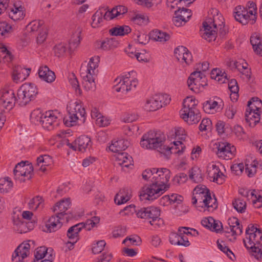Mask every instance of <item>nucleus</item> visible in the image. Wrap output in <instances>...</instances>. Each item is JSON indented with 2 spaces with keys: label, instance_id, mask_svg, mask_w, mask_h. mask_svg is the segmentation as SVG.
I'll return each mask as SVG.
<instances>
[{
  "label": "nucleus",
  "instance_id": "obj_44",
  "mask_svg": "<svg viewBox=\"0 0 262 262\" xmlns=\"http://www.w3.org/2000/svg\"><path fill=\"white\" fill-rule=\"evenodd\" d=\"M232 206L239 213H243L246 209V203L244 199L241 198L235 199L232 202Z\"/></svg>",
  "mask_w": 262,
  "mask_h": 262
},
{
  "label": "nucleus",
  "instance_id": "obj_43",
  "mask_svg": "<svg viewBox=\"0 0 262 262\" xmlns=\"http://www.w3.org/2000/svg\"><path fill=\"white\" fill-rule=\"evenodd\" d=\"M92 22L91 26L94 28L100 27L102 25L103 20V17L101 11L98 10L92 16Z\"/></svg>",
  "mask_w": 262,
  "mask_h": 262
},
{
  "label": "nucleus",
  "instance_id": "obj_63",
  "mask_svg": "<svg viewBox=\"0 0 262 262\" xmlns=\"http://www.w3.org/2000/svg\"><path fill=\"white\" fill-rule=\"evenodd\" d=\"M211 121L209 119H203L199 126V129L203 132L211 129Z\"/></svg>",
  "mask_w": 262,
  "mask_h": 262
},
{
  "label": "nucleus",
  "instance_id": "obj_30",
  "mask_svg": "<svg viewBox=\"0 0 262 262\" xmlns=\"http://www.w3.org/2000/svg\"><path fill=\"white\" fill-rule=\"evenodd\" d=\"M29 69L22 68L20 66H15L12 73L13 80L16 82L22 81L29 75Z\"/></svg>",
  "mask_w": 262,
  "mask_h": 262
},
{
  "label": "nucleus",
  "instance_id": "obj_55",
  "mask_svg": "<svg viewBox=\"0 0 262 262\" xmlns=\"http://www.w3.org/2000/svg\"><path fill=\"white\" fill-rule=\"evenodd\" d=\"M216 129L220 135L228 133L230 128L226 125V123L222 121H218L215 125Z\"/></svg>",
  "mask_w": 262,
  "mask_h": 262
},
{
  "label": "nucleus",
  "instance_id": "obj_16",
  "mask_svg": "<svg viewBox=\"0 0 262 262\" xmlns=\"http://www.w3.org/2000/svg\"><path fill=\"white\" fill-rule=\"evenodd\" d=\"M215 145L217 148L215 152L219 158L229 160L234 156L236 150L234 146H231L227 142H217Z\"/></svg>",
  "mask_w": 262,
  "mask_h": 262
},
{
  "label": "nucleus",
  "instance_id": "obj_52",
  "mask_svg": "<svg viewBox=\"0 0 262 262\" xmlns=\"http://www.w3.org/2000/svg\"><path fill=\"white\" fill-rule=\"evenodd\" d=\"M217 245L218 248L223 252L226 253L230 259L233 260V257L235 258L233 253L227 246H226L224 242H222V243H219V241H217Z\"/></svg>",
  "mask_w": 262,
  "mask_h": 262
},
{
  "label": "nucleus",
  "instance_id": "obj_49",
  "mask_svg": "<svg viewBox=\"0 0 262 262\" xmlns=\"http://www.w3.org/2000/svg\"><path fill=\"white\" fill-rule=\"evenodd\" d=\"M21 218L19 217L18 215H14L13 216V225L16 226L14 228L19 233L24 232L23 228L26 226L25 224L21 221Z\"/></svg>",
  "mask_w": 262,
  "mask_h": 262
},
{
  "label": "nucleus",
  "instance_id": "obj_20",
  "mask_svg": "<svg viewBox=\"0 0 262 262\" xmlns=\"http://www.w3.org/2000/svg\"><path fill=\"white\" fill-rule=\"evenodd\" d=\"M70 148L74 150H78L81 151H85L86 148H90L92 146L91 139L86 136H81L76 139L74 143H68Z\"/></svg>",
  "mask_w": 262,
  "mask_h": 262
},
{
  "label": "nucleus",
  "instance_id": "obj_42",
  "mask_svg": "<svg viewBox=\"0 0 262 262\" xmlns=\"http://www.w3.org/2000/svg\"><path fill=\"white\" fill-rule=\"evenodd\" d=\"M12 187L13 183L9 177L0 179V191L1 192H8Z\"/></svg>",
  "mask_w": 262,
  "mask_h": 262
},
{
  "label": "nucleus",
  "instance_id": "obj_36",
  "mask_svg": "<svg viewBox=\"0 0 262 262\" xmlns=\"http://www.w3.org/2000/svg\"><path fill=\"white\" fill-rule=\"evenodd\" d=\"M97 47L104 51H108L116 48L118 42L113 38H106L102 41L97 42Z\"/></svg>",
  "mask_w": 262,
  "mask_h": 262
},
{
  "label": "nucleus",
  "instance_id": "obj_31",
  "mask_svg": "<svg viewBox=\"0 0 262 262\" xmlns=\"http://www.w3.org/2000/svg\"><path fill=\"white\" fill-rule=\"evenodd\" d=\"M9 16L14 21L23 19L25 16V8L21 6H17L14 4L13 8L10 9L8 12Z\"/></svg>",
  "mask_w": 262,
  "mask_h": 262
},
{
  "label": "nucleus",
  "instance_id": "obj_8",
  "mask_svg": "<svg viewBox=\"0 0 262 262\" xmlns=\"http://www.w3.org/2000/svg\"><path fill=\"white\" fill-rule=\"evenodd\" d=\"M37 94V88L35 84L25 83L17 91V103L20 106H25L33 100Z\"/></svg>",
  "mask_w": 262,
  "mask_h": 262
},
{
  "label": "nucleus",
  "instance_id": "obj_50",
  "mask_svg": "<svg viewBox=\"0 0 262 262\" xmlns=\"http://www.w3.org/2000/svg\"><path fill=\"white\" fill-rule=\"evenodd\" d=\"M13 31L12 27L6 21L0 23V35L6 36Z\"/></svg>",
  "mask_w": 262,
  "mask_h": 262
},
{
  "label": "nucleus",
  "instance_id": "obj_18",
  "mask_svg": "<svg viewBox=\"0 0 262 262\" xmlns=\"http://www.w3.org/2000/svg\"><path fill=\"white\" fill-rule=\"evenodd\" d=\"M224 106L223 101L220 98L215 97L209 99L205 101L203 106L205 112L208 114H214L221 111Z\"/></svg>",
  "mask_w": 262,
  "mask_h": 262
},
{
  "label": "nucleus",
  "instance_id": "obj_48",
  "mask_svg": "<svg viewBox=\"0 0 262 262\" xmlns=\"http://www.w3.org/2000/svg\"><path fill=\"white\" fill-rule=\"evenodd\" d=\"M53 50L55 56L60 57L64 55L67 48L65 43H60L54 46Z\"/></svg>",
  "mask_w": 262,
  "mask_h": 262
},
{
  "label": "nucleus",
  "instance_id": "obj_23",
  "mask_svg": "<svg viewBox=\"0 0 262 262\" xmlns=\"http://www.w3.org/2000/svg\"><path fill=\"white\" fill-rule=\"evenodd\" d=\"M208 175L209 178L212 179L213 182L217 184H222L225 180V176L221 171L219 166L212 164L208 166Z\"/></svg>",
  "mask_w": 262,
  "mask_h": 262
},
{
  "label": "nucleus",
  "instance_id": "obj_28",
  "mask_svg": "<svg viewBox=\"0 0 262 262\" xmlns=\"http://www.w3.org/2000/svg\"><path fill=\"white\" fill-rule=\"evenodd\" d=\"M38 73L40 78L47 82L51 83L55 80L54 72L50 70L47 66L40 67Z\"/></svg>",
  "mask_w": 262,
  "mask_h": 262
},
{
  "label": "nucleus",
  "instance_id": "obj_64",
  "mask_svg": "<svg viewBox=\"0 0 262 262\" xmlns=\"http://www.w3.org/2000/svg\"><path fill=\"white\" fill-rule=\"evenodd\" d=\"M187 49L183 46H179L174 50V55L179 61H181L182 57Z\"/></svg>",
  "mask_w": 262,
  "mask_h": 262
},
{
  "label": "nucleus",
  "instance_id": "obj_6",
  "mask_svg": "<svg viewBox=\"0 0 262 262\" xmlns=\"http://www.w3.org/2000/svg\"><path fill=\"white\" fill-rule=\"evenodd\" d=\"M198 100L190 97L184 99L183 107L180 111L181 117L189 124H196L200 120L201 116L196 108Z\"/></svg>",
  "mask_w": 262,
  "mask_h": 262
},
{
  "label": "nucleus",
  "instance_id": "obj_45",
  "mask_svg": "<svg viewBox=\"0 0 262 262\" xmlns=\"http://www.w3.org/2000/svg\"><path fill=\"white\" fill-rule=\"evenodd\" d=\"M42 198L39 196H36L32 199L29 203V207L30 209L36 210L38 209H42L43 207Z\"/></svg>",
  "mask_w": 262,
  "mask_h": 262
},
{
  "label": "nucleus",
  "instance_id": "obj_59",
  "mask_svg": "<svg viewBox=\"0 0 262 262\" xmlns=\"http://www.w3.org/2000/svg\"><path fill=\"white\" fill-rule=\"evenodd\" d=\"M244 169V166L242 163L234 164L231 166V171L236 176L241 174Z\"/></svg>",
  "mask_w": 262,
  "mask_h": 262
},
{
  "label": "nucleus",
  "instance_id": "obj_12",
  "mask_svg": "<svg viewBox=\"0 0 262 262\" xmlns=\"http://www.w3.org/2000/svg\"><path fill=\"white\" fill-rule=\"evenodd\" d=\"M234 17L235 20L243 25H246L250 23L252 25L255 23L256 19L255 14L247 9L238 6L235 7L234 11Z\"/></svg>",
  "mask_w": 262,
  "mask_h": 262
},
{
  "label": "nucleus",
  "instance_id": "obj_39",
  "mask_svg": "<svg viewBox=\"0 0 262 262\" xmlns=\"http://www.w3.org/2000/svg\"><path fill=\"white\" fill-rule=\"evenodd\" d=\"M151 35L153 39L163 43L167 41L170 38V34L159 30L153 31Z\"/></svg>",
  "mask_w": 262,
  "mask_h": 262
},
{
  "label": "nucleus",
  "instance_id": "obj_32",
  "mask_svg": "<svg viewBox=\"0 0 262 262\" xmlns=\"http://www.w3.org/2000/svg\"><path fill=\"white\" fill-rule=\"evenodd\" d=\"M250 42L254 52L262 56V38L260 35L257 33H253L250 37Z\"/></svg>",
  "mask_w": 262,
  "mask_h": 262
},
{
  "label": "nucleus",
  "instance_id": "obj_14",
  "mask_svg": "<svg viewBox=\"0 0 262 262\" xmlns=\"http://www.w3.org/2000/svg\"><path fill=\"white\" fill-rule=\"evenodd\" d=\"M0 106L2 109L11 110L17 102V98L12 90H2L0 91Z\"/></svg>",
  "mask_w": 262,
  "mask_h": 262
},
{
  "label": "nucleus",
  "instance_id": "obj_61",
  "mask_svg": "<svg viewBox=\"0 0 262 262\" xmlns=\"http://www.w3.org/2000/svg\"><path fill=\"white\" fill-rule=\"evenodd\" d=\"M253 162L254 164H246L245 171L249 177H253L256 172V165L255 161Z\"/></svg>",
  "mask_w": 262,
  "mask_h": 262
},
{
  "label": "nucleus",
  "instance_id": "obj_21",
  "mask_svg": "<svg viewBox=\"0 0 262 262\" xmlns=\"http://www.w3.org/2000/svg\"><path fill=\"white\" fill-rule=\"evenodd\" d=\"M138 217L144 219H151L158 218L160 215V210L159 208L150 206L143 207L138 210L137 212Z\"/></svg>",
  "mask_w": 262,
  "mask_h": 262
},
{
  "label": "nucleus",
  "instance_id": "obj_41",
  "mask_svg": "<svg viewBox=\"0 0 262 262\" xmlns=\"http://www.w3.org/2000/svg\"><path fill=\"white\" fill-rule=\"evenodd\" d=\"M131 32V29L128 26H122L118 27H114L110 29V33L114 36H123Z\"/></svg>",
  "mask_w": 262,
  "mask_h": 262
},
{
  "label": "nucleus",
  "instance_id": "obj_33",
  "mask_svg": "<svg viewBox=\"0 0 262 262\" xmlns=\"http://www.w3.org/2000/svg\"><path fill=\"white\" fill-rule=\"evenodd\" d=\"M131 196V190L128 188H124L120 190L116 194L114 201L115 203L117 205H121L129 201Z\"/></svg>",
  "mask_w": 262,
  "mask_h": 262
},
{
  "label": "nucleus",
  "instance_id": "obj_10",
  "mask_svg": "<svg viewBox=\"0 0 262 262\" xmlns=\"http://www.w3.org/2000/svg\"><path fill=\"white\" fill-rule=\"evenodd\" d=\"M14 179L20 182H24L30 180L33 174V167L31 164L26 165L25 162L22 161L17 163L14 170Z\"/></svg>",
  "mask_w": 262,
  "mask_h": 262
},
{
  "label": "nucleus",
  "instance_id": "obj_13",
  "mask_svg": "<svg viewBox=\"0 0 262 262\" xmlns=\"http://www.w3.org/2000/svg\"><path fill=\"white\" fill-rule=\"evenodd\" d=\"M204 30L202 37L209 42L214 41L217 36V22L215 18L210 17L203 23Z\"/></svg>",
  "mask_w": 262,
  "mask_h": 262
},
{
  "label": "nucleus",
  "instance_id": "obj_51",
  "mask_svg": "<svg viewBox=\"0 0 262 262\" xmlns=\"http://www.w3.org/2000/svg\"><path fill=\"white\" fill-rule=\"evenodd\" d=\"M48 249L44 246L40 247L36 249V251L35 253V258L34 260L39 261L44 257L48 255Z\"/></svg>",
  "mask_w": 262,
  "mask_h": 262
},
{
  "label": "nucleus",
  "instance_id": "obj_5",
  "mask_svg": "<svg viewBox=\"0 0 262 262\" xmlns=\"http://www.w3.org/2000/svg\"><path fill=\"white\" fill-rule=\"evenodd\" d=\"M69 115L63 119L64 124L67 126L83 124L86 120V112L80 101L70 104L68 107Z\"/></svg>",
  "mask_w": 262,
  "mask_h": 262
},
{
  "label": "nucleus",
  "instance_id": "obj_37",
  "mask_svg": "<svg viewBox=\"0 0 262 262\" xmlns=\"http://www.w3.org/2000/svg\"><path fill=\"white\" fill-rule=\"evenodd\" d=\"M128 142L123 139H120L117 141H112L111 145L109 146V149L113 152L116 154L122 152L128 147Z\"/></svg>",
  "mask_w": 262,
  "mask_h": 262
},
{
  "label": "nucleus",
  "instance_id": "obj_40",
  "mask_svg": "<svg viewBox=\"0 0 262 262\" xmlns=\"http://www.w3.org/2000/svg\"><path fill=\"white\" fill-rule=\"evenodd\" d=\"M161 108L156 95L147 99L144 105V108L147 111H155Z\"/></svg>",
  "mask_w": 262,
  "mask_h": 262
},
{
  "label": "nucleus",
  "instance_id": "obj_19",
  "mask_svg": "<svg viewBox=\"0 0 262 262\" xmlns=\"http://www.w3.org/2000/svg\"><path fill=\"white\" fill-rule=\"evenodd\" d=\"M175 16L173 17L172 21L176 26L180 27L184 25L191 16V10L183 8L174 11Z\"/></svg>",
  "mask_w": 262,
  "mask_h": 262
},
{
  "label": "nucleus",
  "instance_id": "obj_27",
  "mask_svg": "<svg viewBox=\"0 0 262 262\" xmlns=\"http://www.w3.org/2000/svg\"><path fill=\"white\" fill-rule=\"evenodd\" d=\"M115 158L117 163L121 166L123 168H128L133 165V158L126 152H119L115 155Z\"/></svg>",
  "mask_w": 262,
  "mask_h": 262
},
{
  "label": "nucleus",
  "instance_id": "obj_35",
  "mask_svg": "<svg viewBox=\"0 0 262 262\" xmlns=\"http://www.w3.org/2000/svg\"><path fill=\"white\" fill-rule=\"evenodd\" d=\"M81 32L82 28L80 26H77L69 41V48L70 50H74L79 46L81 39Z\"/></svg>",
  "mask_w": 262,
  "mask_h": 262
},
{
  "label": "nucleus",
  "instance_id": "obj_29",
  "mask_svg": "<svg viewBox=\"0 0 262 262\" xmlns=\"http://www.w3.org/2000/svg\"><path fill=\"white\" fill-rule=\"evenodd\" d=\"M70 199L61 200L53 207V211L56 212V215L60 216L62 218L65 214V212L70 207Z\"/></svg>",
  "mask_w": 262,
  "mask_h": 262
},
{
  "label": "nucleus",
  "instance_id": "obj_62",
  "mask_svg": "<svg viewBox=\"0 0 262 262\" xmlns=\"http://www.w3.org/2000/svg\"><path fill=\"white\" fill-rule=\"evenodd\" d=\"M136 35L137 38H135V40L139 43L145 45L148 42V38L146 34L138 32Z\"/></svg>",
  "mask_w": 262,
  "mask_h": 262
},
{
  "label": "nucleus",
  "instance_id": "obj_22",
  "mask_svg": "<svg viewBox=\"0 0 262 262\" xmlns=\"http://www.w3.org/2000/svg\"><path fill=\"white\" fill-rule=\"evenodd\" d=\"M175 134L176 137L180 141H174L173 142V148L175 150V153L180 154L183 152L184 149L185 148V145H183L182 141L186 140L187 138V135L185 134V130L184 129L181 127H177L175 128Z\"/></svg>",
  "mask_w": 262,
  "mask_h": 262
},
{
  "label": "nucleus",
  "instance_id": "obj_34",
  "mask_svg": "<svg viewBox=\"0 0 262 262\" xmlns=\"http://www.w3.org/2000/svg\"><path fill=\"white\" fill-rule=\"evenodd\" d=\"M261 112H245V120L250 127H254L257 123L260 122Z\"/></svg>",
  "mask_w": 262,
  "mask_h": 262
},
{
  "label": "nucleus",
  "instance_id": "obj_60",
  "mask_svg": "<svg viewBox=\"0 0 262 262\" xmlns=\"http://www.w3.org/2000/svg\"><path fill=\"white\" fill-rule=\"evenodd\" d=\"M252 248H249L252 250L253 255L257 258H261L262 255V245L258 243V245H255L254 246H252Z\"/></svg>",
  "mask_w": 262,
  "mask_h": 262
},
{
  "label": "nucleus",
  "instance_id": "obj_15",
  "mask_svg": "<svg viewBox=\"0 0 262 262\" xmlns=\"http://www.w3.org/2000/svg\"><path fill=\"white\" fill-rule=\"evenodd\" d=\"M59 114L57 111H48L43 113L42 126L48 130H52L59 123Z\"/></svg>",
  "mask_w": 262,
  "mask_h": 262
},
{
  "label": "nucleus",
  "instance_id": "obj_57",
  "mask_svg": "<svg viewBox=\"0 0 262 262\" xmlns=\"http://www.w3.org/2000/svg\"><path fill=\"white\" fill-rule=\"evenodd\" d=\"M99 10L100 11H101L104 19L111 20L115 17H116L115 13L113 12V9L111 11H106V9L104 8H102L99 9Z\"/></svg>",
  "mask_w": 262,
  "mask_h": 262
},
{
  "label": "nucleus",
  "instance_id": "obj_54",
  "mask_svg": "<svg viewBox=\"0 0 262 262\" xmlns=\"http://www.w3.org/2000/svg\"><path fill=\"white\" fill-rule=\"evenodd\" d=\"M43 114H42L40 110H34L30 115V119L34 123L39 122L42 124V118Z\"/></svg>",
  "mask_w": 262,
  "mask_h": 262
},
{
  "label": "nucleus",
  "instance_id": "obj_53",
  "mask_svg": "<svg viewBox=\"0 0 262 262\" xmlns=\"http://www.w3.org/2000/svg\"><path fill=\"white\" fill-rule=\"evenodd\" d=\"M158 101L161 105V108L164 105H166L170 103V97L168 94H156Z\"/></svg>",
  "mask_w": 262,
  "mask_h": 262
},
{
  "label": "nucleus",
  "instance_id": "obj_38",
  "mask_svg": "<svg viewBox=\"0 0 262 262\" xmlns=\"http://www.w3.org/2000/svg\"><path fill=\"white\" fill-rule=\"evenodd\" d=\"M43 22L41 20H33L26 27L27 32L30 35H36V33L43 28Z\"/></svg>",
  "mask_w": 262,
  "mask_h": 262
},
{
  "label": "nucleus",
  "instance_id": "obj_2",
  "mask_svg": "<svg viewBox=\"0 0 262 262\" xmlns=\"http://www.w3.org/2000/svg\"><path fill=\"white\" fill-rule=\"evenodd\" d=\"M165 142L164 134L159 131L150 130L143 136L140 145L145 149H156L168 159L174 148L173 146H169Z\"/></svg>",
  "mask_w": 262,
  "mask_h": 262
},
{
  "label": "nucleus",
  "instance_id": "obj_58",
  "mask_svg": "<svg viewBox=\"0 0 262 262\" xmlns=\"http://www.w3.org/2000/svg\"><path fill=\"white\" fill-rule=\"evenodd\" d=\"M106 243L104 241L101 240L97 242L92 248V252L94 254H99L101 252L105 246Z\"/></svg>",
  "mask_w": 262,
  "mask_h": 262
},
{
  "label": "nucleus",
  "instance_id": "obj_11",
  "mask_svg": "<svg viewBox=\"0 0 262 262\" xmlns=\"http://www.w3.org/2000/svg\"><path fill=\"white\" fill-rule=\"evenodd\" d=\"M247 237L244 239V243L247 248H252L255 245H258L262 239L261 231L255 227L253 225L250 224L246 230Z\"/></svg>",
  "mask_w": 262,
  "mask_h": 262
},
{
  "label": "nucleus",
  "instance_id": "obj_4",
  "mask_svg": "<svg viewBox=\"0 0 262 262\" xmlns=\"http://www.w3.org/2000/svg\"><path fill=\"white\" fill-rule=\"evenodd\" d=\"M99 57L94 56L90 58L86 68L81 67L80 75L83 79V85L88 91L93 90L96 88L95 79L98 74L96 69L98 67Z\"/></svg>",
  "mask_w": 262,
  "mask_h": 262
},
{
  "label": "nucleus",
  "instance_id": "obj_1",
  "mask_svg": "<svg viewBox=\"0 0 262 262\" xmlns=\"http://www.w3.org/2000/svg\"><path fill=\"white\" fill-rule=\"evenodd\" d=\"M142 177L144 180L150 182L149 185L143 188L140 193V199L142 201L155 200L169 188L170 171L168 169H147L142 172Z\"/></svg>",
  "mask_w": 262,
  "mask_h": 262
},
{
  "label": "nucleus",
  "instance_id": "obj_7",
  "mask_svg": "<svg viewBox=\"0 0 262 262\" xmlns=\"http://www.w3.org/2000/svg\"><path fill=\"white\" fill-rule=\"evenodd\" d=\"M100 219L98 216H93L90 219H88L84 223H78L71 227L67 231V236L71 240L68 243L71 244L73 247L79 239V233L83 228L86 230H90L91 228L95 227L99 223Z\"/></svg>",
  "mask_w": 262,
  "mask_h": 262
},
{
  "label": "nucleus",
  "instance_id": "obj_25",
  "mask_svg": "<svg viewBox=\"0 0 262 262\" xmlns=\"http://www.w3.org/2000/svg\"><path fill=\"white\" fill-rule=\"evenodd\" d=\"M201 224L203 226L210 229L211 231H215L217 233L223 229L222 223L219 221H215L212 217L204 219L202 220Z\"/></svg>",
  "mask_w": 262,
  "mask_h": 262
},
{
  "label": "nucleus",
  "instance_id": "obj_24",
  "mask_svg": "<svg viewBox=\"0 0 262 262\" xmlns=\"http://www.w3.org/2000/svg\"><path fill=\"white\" fill-rule=\"evenodd\" d=\"M61 219L60 216L56 214L51 216L46 222L43 230L49 233L57 231L62 226V223L60 221Z\"/></svg>",
  "mask_w": 262,
  "mask_h": 262
},
{
  "label": "nucleus",
  "instance_id": "obj_17",
  "mask_svg": "<svg viewBox=\"0 0 262 262\" xmlns=\"http://www.w3.org/2000/svg\"><path fill=\"white\" fill-rule=\"evenodd\" d=\"M115 82L116 84L114 86V89L118 92L127 93L135 88L138 84V80L136 79H128L125 78H117Z\"/></svg>",
  "mask_w": 262,
  "mask_h": 262
},
{
  "label": "nucleus",
  "instance_id": "obj_9",
  "mask_svg": "<svg viewBox=\"0 0 262 262\" xmlns=\"http://www.w3.org/2000/svg\"><path fill=\"white\" fill-rule=\"evenodd\" d=\"M207 84L206 76L201 71H195L192 72L187 80L189 89L196 93L202 91L204 87Z\"/></svg>",
  "mask_w": 262,
  "mask_h": 262
},
{
  "label": "nucleus",
  "instance_id": "obj_56",
  "mask_svg": "<svg viewBox=\"0 0 262 262\" xmlns=\"http://www.w3.org/2000/svg\"><path fill=\"white\" fill-rule=\"evenodd\" d=\"M111 120L110 119L102 115L97 118L96 120V124L100 127H105L110 124Z\"/></svg>",
  "mask_w": 262,
  "mask_h": 262
},
{
  "label": "nucleus",
  "instance_id": "obj_46",
  "mask_svg": "<svg viewBox=\"0 0 262 262\" xmlns=\"http://www.w3.org/2000/svg\"><path fill=\"white\" fill-rule=\"evenodd\" d=\"M189 178L194 182L198 183L201 182L203 179L202 174L199 168L193 167L189 170Z\"/></svg>",
  "mask_w": 262,
  "mask_h": 262
},
{
  "label": "nucleus",
  "instance_id": "obj_47",
  "mask_svg": "<svg viewBox=\"0 0 262 262\" xmlns=\"http://www.w3.org/2000/svg\"><path fill=\"white\" fill-rule=\"evenodd\" d=\"M132 21L140 26L145 25L149 22V17L143 14H138L132 18Z\"/></svg>",
  "mask_w": 262,
  "mask_h": 262
},
{
  "label": "nucleus",
  "instance_id": "obj_26",
  "mask_svg": "<svg viewBox=\"0 0 262 262\" xmlns=\"http://www.w3.org/2000/svg\"><path fill=\"white\" fill-rule=\"evenodd\" d=\"M30 243L33 244V241H29L28 242H24L20 244L16 249L13 255L21 257L22 259H24L30 253Z\"/></svg>",
  "mask_w": 262,
  "mask_h": 262
},
{
  "label": "nucleus",
  "instance_id": "obj_3",
  "mask_svg": "<svg viewBox=\"0 0 262 262\" xmlns=\"http://www.w3.org/2000/svg\"><path fill=\"white\" fill-rule=\"evenodd\" d=\"M212 198L209 190L204 185H198L193 189L191 203L198 210L204 208L208 211H212L217 208V200L213 195Z\"/></svg>",
  "mask_w": 262,
  "mask_h": 262
}]
</instances>
